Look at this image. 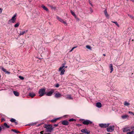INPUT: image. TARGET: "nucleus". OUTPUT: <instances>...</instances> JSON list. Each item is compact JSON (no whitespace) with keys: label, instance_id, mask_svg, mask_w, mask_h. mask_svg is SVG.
I'll return each instance as SVG.
<instances>
[{"label":"nucleus","instance_id":"49530a36","mask_svg":"<svg viewBox=\"0 0 134 134\" xmlns=\"http://www.w3.org/2000/svg\"><path fill=\"white\" fill-rule=\"evenodd\" d=\"M2 8H0V12L1 13H2Z\"/></svg>","mask_w":134,"mask_h":134},{"label":"nucleus","instance_id":"f3484780","mask_svg":"<svg viewBox=\"0 0 134 134\" xmlns=\"http://www.w3.org/2000/svg\"><path fill=\"white\" fill-rule=\"evenodd\" d=\"M29 95L31 97L33 98L35 97L36 95L33 92L32 93H29Z\"/></svg>","mask_w":134,"mask_h":134},{"label":"nucleus","instance_id":"aec40b11","mask_svg":"<svg viewBox=\"0 0 134 134\" xmlns=\"http://www.w3.org/2000/svg\"><path fill=\"white\" fill-rule=\"evenodd\" d=\"M13 93L14 95L16 96H19V93L17 91H14Z\"/></svg>","mask_w":134,"mask_h":134},{"label":"nucleus","instance_id":"5701e85b","mask_svg":"<svg viewBox=\"0 0 134 134\" xmlns=\"http://www.w3.org/2000/svg\"><path fill=\"white\" fill-rule=\"evenodd\" d=\"M124 105L125 106H128L130 105V103L126 101L124 102Z\"/></svg>","mask_w":134,"mask_h":134},{"label":"nucleus","instance_id":"20e7f679","mask_svg":"<svg viewBox=\"0 0 134 134\" xmlns=\"http://www.w3.org/2000/svg\"><path fill=\"white\" fill-rule=\"evenodd\" d=\"M16 14H15L14 16L12 17L11 19L9 20L8 21L9 23H14L15 21L16 18Z\"/></svg>","mask_w":134,"mask_h":134},{"label":"nucleus","instance_id":"423d86ee","mask_svg":"<svg viewBox=\"0 0 134 134\" xmlns=\"http://www.w3.org/2000/svg\"><path fill=\"white\" fill-rule=\"evenodd\" d=\"M114 126H110L107 128V130L108 132H111L114 131Z\"/></svg>","mask_w":134,"mask_h":134},{"label":"nucleus","instance_id":"9d476101","mask_svg":"<svg viewBox=\"0 0 134 134\" xmlns=\"http://www.w3.org/2000/svg\"><path fill=\"white\" fill-rule=\"evenodd\" d=\"M62 95L59 92H58L56 93L54 95V97L55 98H58L61 97Z\"/></svg>","mask_w":134,"mask_h":134},{"label":"nucleus","instance_id":"a18cd8bd","mask_svg":"<svg viewBox=\"0 0 134 134\" xmlns=\"http://www.w3.org/2000/svg\"><path fill=\"white\" fill-rule=\"evenodd\" d=\"M58 125V124H55L54 125V126H55V127H57V126Z\"/></svg>","mask_w":134,"mask_h":134},{"label":"nucleus","instance_id":"4d7b16f0","mask_svg":"<svg viewBox=\"0 0 134 134\" xmlns=\"http://www.w3.org/2000/svg\"><path fill=\"white\" fill-rule=\"evenodd\" d=\"M130 0L132 1V2H134V0Z\"/></svg>","mask_w":134,"mask_h":134},{"label":"nucleus","instance_id":"b1692460","mask_svg":"<svg viewBox=\"0 0 134 134\" xmlns=\"http://www.w3.org/2000/svg\"><path fill=\"white\" fill-rule=\"evenodd\" d=\"M111 22L112 23L115 24V25H116L117 26H118V27H119V25L117 22L111 21Z\"/></svg>","mask_w":134,"mask_h":134},{"label":"nucleus","instance_id":"de8ad7c7","mask_svg":"<svg viewBox=\"0 0 134 134\" xmlns=\"http://www.w3.org/2000/svg\"><path fill=\"white\" fill-rule=\"evenodd\" d=\"M5 121V119H4V118H2V121Z\"/></svg>","mask_w":134,"mask_h":134},{"label":"nucleus","instance_id":"6ab92c4d","mask_svg":"<svg viewBox=\"0 0 134 134\" xmlns=\"http://www.w3.org/2000/svg\"><path fill=\"white\" fill-rule=\"evenodd\" d=\"M28 30H27L26 31H20V33L19 34L20 35H23L25 33L27 32L28 31Z\"/></svg>","mask_w":134,"mask_h":134},{"label":"nucleus","instance_id":"6e6552de","mask_svg":"<svg viewBox=\"0 0 134 134\" xmlns=\"http://www.w3.org/2000/svg\"><path fill=\"white\" fill-rule=\"evenodd\" d=\"M54 90H51L49 92L46 93V95L48 96H51L52 94L54 93Z\"/></svg>","mask_w":134,"mask_h":134},{"label":"nucleus","instance_id":"bb28decb","mask_svg":"<svg viewBox=\"0 0 134 134\" xmlns=\"http://www.w3.org/2000/svg\"><path fill=\"white\" fill-rule=\"evenodd\" d=\"M20 25L19 23H18L14 25V27H18Z\"/></svg>","mask_w":134,"mask_h":134},{"label":"nucleus","instance_id":"09e8293b","mask_svg":"<svg viewBox=\"0 0 134 134\" xmlns=\"http://www.w3.org/2000/svg\"><path fill=\"white\" fill-rule=\"evenodd\" d=\"M131 128L132 129H134V126H132L131 127Z\"/></svg>","mask_w":134,"mask_h":134},{"label":"nucleus","instance_id":"f704fd0d","mask_svg":"<svg viewBox=\"0 0 134 134\" xmlns=\"http://www.w3.org/2000/svg\"><path fill=\"white\" fill-rule=\"evenodd\" d=\"M105 15L106 16V17L108 19H109V15H108V14L107 13L106 14H105Z\"/></svg>","mask_w":134,"mask_h":134},{"label":"nucleus","instance_id":"2eb2a0df","mask_svg":"<svg viewBox=\"0 0 134 134\" xmlns=\"http://www.w3.org/2000/svg\"><path fill=\"white\" fill-rule=\"evenodd\" d=\"M41 7L44 10L48 12H49L48 9L44 5H42Z\"/></svg>","mask_w":134,"mask_h":134},{"label":"nucleus","instance_id":"79ce46f5","mask_svg":"<svg viewBox=\"0 0 134 134\" xmlns=\"http://www.w3.org/2000/svg\"><path fill=\"white\" fill-rule=\"evenodd\" d=\"M75 48V47H73V48H72L70 51V52H72L74 49Z\"/></svg>","mask_w":134,"mask_h":134},{"label":"nucleus","instance_id":"72a5a7b5","mask_svg":"<svg viewBox=\"0 0 134 134\" xmlns=\"http://www.w3.org/2000/svg\"><path fill=\"white\" fill-rule=\"evenodd\" d=\"M36 124V122H34L33 123H31L29 125L30 126H34Z\"/></svg>","mask_w":134,"mask_h":134},{"label":"nucleus","instance_id":"0eeeda50","mask_svg":"<svg viewBox=\"0 0 134 134\" xmlns=\"http://www.w3.org/2000/svg\"><path fill=\"white\" fill-rule=\"evenodd\" d=\"M110 125L109 123L106 124H99V126L102 128H106L108 127Z\"/></svg>","mask_w":134,"mask_h":134},{"label":"nucleus","instance_id":"c85d7f7f","mask_svg":"<svg viewBox=\"0 0 134 134\" xmlns=\"http://www.w3.org/2000/svg\"><path fill=\"white\" fill-rule=\"evenodd\" d=\"M127 134H134V130H132L130 132H127Z\"/></svg>","mask_w":134,"mask_h":134},{"label":"nucleus","instance_id":"1a4fd4ad","mask_svg":"<svg viewBox=\"0 0 134 134\" xmlns=\"http://www.w3.org/2000/svg\"><path fill=\"white\" fill-rule=\"evenodd\" d=\"M130 128L129 127H127L124 128L122 129L123 131L124 132H125L130 130Z\"/></svg>","mask_w":134,"mask_h":134},{"label":"nucleus","instance_id":"37998d69","mask_svg":"<svg viewBox=\"0 0 134 134\" xmlns=\"http://www.w3.org/2000/svg\"><path fill=\"white\" fill-rule=\"evenodd\" d=\"M129 114H133V113L132 112H131V111H129Z\"/></svg>","mask_w":134,"mask_h":134},{"label":"nucleus","instance_id":"0e129e2a","mask_svg":"<svg viewBox=\"0 0 134 134\" xmlns=\"http://www.w3.org/2000/svg\"><path fill=\"white\" fill-rule=\"evenodd\" d=\"M133 115H134V113H133V114H132Z\"/></svg>","mask_w":134,"mask_h":134},{"label":"nucleus","instance_id":"f257e3e1","mask_svg":"<svg viewBox=\"0 0 134 134\" xmlns=\"http://www.w3.org/2000/svg\"><path fill=\"white\" fill-rule=\"evenodd\" d=\"M44 128L47 129V131L49 132H51L53 130V127L52 125H45L44 126Z\"/></svg>","mask_w":134,"mask_h":134},{"label":"nucleus","instance_id":"a211bd4d","mask_svg":"<svg viewBox=\"0 0 134 134\" xmlns=\"http://www.w3.org/2000/svg\"><path fill=\"white\" fill-rule=\"evenodd\" d=\"M96 106L97 107L100 108L101 107L102 104L100 102H98L96 103Z\"/></svg>","mask_w":134,"mask_h":134},{"label":"nucleus","instance_id":"ddd939ff","mask_svg":"<svg viewBox=\"0 0 134 134\" xmlns=\"http://www.w3.org/2000/svg\"><path fill=\"white\" fill-rule=\"evenodd\" d=\"M81 132L85 133L88 134L90 133V132H88L87 130L86 129H84L81 130Z\"/></svg>","mask_w":134,"mask_h":134},{"label":"nucleus","instance_id":"4468645a","mask_svg":"<svg viewBox=\"0 0 134 134\" xmlns=\"http://www.w3.org/2000/svg\"><path fill=\"white\" fill-rule=\"evenodd\" d=\"M66 98L68 99H72L73 98L71 96L70 94H68L66 96Z\"/></svg>","mask_w":134,"mask_h":134},{"label":"nucleus","instance_id":"bf43d9fd","mask_svg":"<svg viewBox=\"0 0 134 134\" xmlns=\"http://www.w3.org/2000/svg\"><path fill=\"white\" fill-rule=\"evenodd\" d=\"M78 125L79 126H81V125L80 124H78Z\"/></svg>","mask_w":134,"mask_h":134},{"label":"nucleus","instance_id":"2f4dec72","mask_svg":"<svg viewBox=\"0 0 134 134\" xmlns=\"http://www.w3.org/2000/svg\"><path fill=\"white\" fill-rule=\"evenodd\" d=\"M16 120L15 119H13V118H12L10 120V121L11 122H14Z\"/></svg>","mask_w":134,"mask_h":134},{"label":"nucleus","instance_id":"a878e982","mask_svg":"<svg viewBox=\"0 0 134 134\" xmlns=\"http://www.w3.org/2000/svg\"><path fill=\"white\" fill-rule=\"evenodd\" d=\"M76 121V120L74 119L73 118H72L71 119H70L69 120V121L70 122H72V121Z\"/></svg>","mask_w":134,"mask_h":134},{"label":"nucleus","instance_id":"9b49d317","mask_svg":"<svg viewBox=\"0 0 134 134\" xmlns=\"http://www.w3.org/2000/svg\"><path fill=\"white\" fill-rule=\"evenodd\" d=\"M62 124L64 125H67L69 124V122L67 120H65L62 121Z\"/></svg>","mask_w":134,"mask_h":134},{"label":"nucleus","instance_id":"e433bc0d","mask_svg":"<svg viewBox=\"0 0 134 134\" xmlns=\"http://www.w3.org/2000/svg\"><path fill=\"white\" fill-rule=\"evenodd\" d=\"M104 14H106L108 13L107 11V9H105L104 10Z\"/></svg>","mask_w":134,"mask_h":134},{"label":"nucleus","instance_id":"ea45409f","mask_svg":"<svg viewBox=\"0 0 134 134\" xmlns=\"http://www.w3.org/2000/svg\"><path fill=\"white\" fill-rule=\"evenodd\" d=\"M59 86V85L58 83H57L55 85V87H58Z\"/></svg>","mask_w":134,"mask_h":134},{"label":"nucleus","instance_id":"603ef678","mask_svg":"<svg viewBox=\"0 0 134 134\" xmlns=\"http://www.w3.org/2000/svg\"><path fill=\"white\" fill-rule=\"evenodd\" d=\"M43 131H41L40 132V133L41 134H43Z\"/></svg>","mask_w":134,"mask_h":134},{"label":"nucleus","instance_id":"052dcab7","mask_svg":"<svg viewBox=\"0 0 134 134\" xmlns=\"http://www.w3.org/2000/svg\"><path fill=\"white\" fill-rule=\"evenodd\" d=\"M65 64H62V65H64Z\"/></svg>","mask_w":134,"mask_h":134},{"label":"nucleus","instance_id":"680f3d73","mask_svg":"<svg viewBox=\"0 0 134 134\" xmlns=\"http://www.w3.org/2000/svg\"><path fill=\"white\" fill-rule=\"evenodd\" d=\"M45 134H50L49 133H46Z\"/></svg>","mask_w":134,"mask_h":134},{"label":"nucleus","instance_id":"39448f33","mask_svg":"<svg viewBox=\"0 0 134 134\" xmlns=\"http://www.w3.org/2000/svg\"><path fill=\"white\" fill-rule=\"evenodd\" d=\"M82 123L85 125H88L89 124H93L92 121L88 120H85L82 122Z\"/></svg>","mask_w":134,"mask_h":134},{"label":"nucleus","instance_id":"7ed1b4c3","mask_svg":"<svg viewBox=\"0 0 134 134\" xmlns=\"http://www.w3.org/2000/svg\"><path fill=\"white\" fill-rule=\"evenodd\" d=\"M38 93L40 96L42 97L46 93V89L43 88L40 89L39 90Z\"/></svg>","mask_w":134,"mask_h":134},{"label":"nucleus","instance_id":"5fc2aeb1","mask_svg":"<svg viewBox=\"0 0 134 134\" xmlns=\"http://www.w3.org/2000/svg\"><path fill=\"white\" fill-rule=\"evenodd\" d=\"M76 19H77V20H79V18H77Z\"/></svg>","mask_w":134,"mask_h":134},{"label":"nucleus","instance_id":"4be33fe9","mask_svg":"<svg viewBox=\"0 0 134 134\" xmlns=\"http://www.w3.org/2000/svg\"><path fill=\"white\" fill-rule=\"evenodd\" d=\"M128 117H129V116L128 115H124L122 116H121L122 118L123 119H125Z\"/></svg>","mask_w":134,"mask_h":134},{"label":"nucleus","instance_id":"58836bf2","mask_svg":"<svg viewBox=\"0 0 134 134\" xmlns=\"http://www.w3.org/2000/svg\"><path fill=\"white\" fill-rule=\"evenodd\" d=\"M88 2H89V4H90L91 6H93V5L92 4V3H91V1H90V0H89Z\"/></svg>","mask_w":134,"mask_h":134},{"label":"nucleus","instance_id":"393cba45","mask_svg":"<svg viewBox=\"0 0 134 134\" xmlns=\"http://www.w3.org/2000/svg\"><path fill=\"white\" fill-rule=\"evenodd\" d=\"M4 125L7 128H10V126L9 125H8L6 123H5L4 124Z\"/></svg>","mask_w":134,"mask_h":134},{"label":"nucleus","instance_id":"c03bdc74","mask_svg":"<svg viewBox=\"0 0 134 134\" xmlns=\"http://www.w3.org/2000/svg\"><path fill=\"white\" fill-rule=\"evenodd\" d=\"M14 122L15 125H17L18 123V122L16 121H15Z\"/></svg>","mask_w":134,"mask_h":134},{"label":"nucleus","instance_id":"cd10ccee","mask_svg":"<svg viewBox=\"0 0 134 134\" xmlns=\"http://www.w3.org/2000/svg\"><path fill=\"white\" fill-rule=\"evenodd\" d=\"M11 130V131H13L15 133H19V131H17V130H16L15 129H12Z\"/></svg>","mask_w":134,"mask_h":134},{"label":"nucleus","instance_id":"3c124183","mask_svg":"<svg viewBox=\"0 0 134 134\" xmlns=\"http://www.w3.org/2000/svg\"><path fill=\"white\" fill-rule=\"evenodd\" d=\"M51 7L52 8V9H53V8H54H54H55V7H53V6H51Z\"/></svg>","mask_w":134,"mask_h":134},{"label":"nucleus","instance_id":"4c0bfd02","mask_svg":"<svg viewBox=\"0 0 134 134\" xmlns=\"http://www.w3.org/2000/svg\"><path fill=\"white\" fill-rule=\"evenodd\" d=\"M19 77L20 79L21 80H23V79H24V77H22L21 76H19Z\"/></svg>","mask_w":134,"mask_h":134},{"label":"nucleus","instance_id":"412c9836","mask_svg":"<svg viewBox=\"0 0 134 134\" xmlns=\"http://www.w3.org/2000/svg\"><path fill=\"white\" fill-rule=\"evenodd\" d=\"M59 119V118H56L55 119L52 120H51V121L53 123L55 122L56 121Z\"/></svg>","mask_w":134,"mask_h":134},{"label":"nucleus","instance_id":"7c9ffc66","mask_svg":"<svg viewBox=\"0 0 134 134\" xmlns=\"http://www.w3.org/2000/svg\"><path fill=\"white\" fill-rule=\"evenodd\" d=\"M86 47L87 49H89L90 50H91V48L90 46L89 45H87Z\"/></svg>","mask_w":134,"mask_h":134},{"label":"nucleus","instance_id":"f03ea898","mask_svg":"<svg viewBox=\"0 0 134 134\" xmlns=\"http://www.w3.org/2000/svg\"><path fill=\"white\" fill-rule=\"evenodd\" d=\"M67 66H65L64 65H63L61 66L59 69L58 71L61 72L60 75H63L64 74L65 70H64L65 68H67Z\"/></svg>","mask_w":134,"mask_h":134},{"label":"nucleus","instance_id":"8fccbe9b","mask_svg":"<svg viewBox=\"0 0 134 134\" xmlns=\"http://www.w3.org/2000/svg\"><path fill=\"white\" fill-rule=\"evenodd\" d=\"M75 18H76V19H77V17L76 16V15H75V16H74Z\"/></svg>","mask_w":134,"mask_h":134},{"label":"nucleus","instance_id":"e2e57ef3","mask_svg":"<svg viewBox=\"0 0 134 134\" xmlns=\"http://www.w3.org/2000/svg\"><path fill=\"white\" fill-rule=\"evenodd\" d=\"M107 134H111L110 133H107Z\"/></svg>","mask_w":134,"mask_h":134},{"label":"nucleus","instance_id":"864d4df0","mask_svg":"<svg viewBox=\"0 0 134 134\" xmlns=\"http://www.w3.org/2000/svg\"><path fill=\"white\" fill-rule=\"evenodd\" d=\"M2 130L1 127L0 126V131Z\"/></svg>","mask_w":134,"mask_h":134},{"label":"nucleus","instance_id":"c756f323","mask_svg":"<svg viewBox=\"0 0 134 134\" xmlns=\"http://www.w3.org/2000/svg\"><path fill=\"white\" fill-rule=\"evenodd\" d=\"M70 13L73 16H75V13L72 10H70Z\"/></svg>","mask_w":134,"mask_h":134},{"label":"nucleus","instance_id":"f8f14e48","mask_svg":"<svg viewBox=\"0 0 134 134\" xmlns=\"http://www.w3.org/2000/svg\"><path fill=\"white\" fill-rule=\"evenodd\" d=\"M57 18L58 19L59 21L63 23L64 24H66V22L64 21L62 19L60 18L58 16H57Z\"/></svg>","mask_w":134,"mask_h":134},{"label":"nucleus","instance_id":"c9c22d12","mask_svg":"<svg viewBox=\"0 0 134 134\" xmlns=\"http://www.w3.org/2000/svg\"><path fill=\"white\" fill-rule=\"evenodd\" d=\"M5 74H9L10 73V72L7 71L6 70H5V71L4 72Z\"/></svg>","mask_w":134,"mask_h":134},{"label":"nucleus","instance_id":"a19ab883","mask_svg":"<svg viewBox=\"0 0 134 134\" xmlns=\"http://www.w3.org/2000/svg\"><path fill=\"white\" fill-rule=\"evenodd\" d=\"M128 16L130 18H133V17L132 15H130L129 14H128Z\"/></svg>","mask_w":134,"mask_h":134},{"label":"nucleus","instance_id":"13d9d810","mask_svg":"<svg viewBox=\"0 0 134 134\" xmlns=\"http://www.w3.org/2000/svg\"><path fill=\"white\" fill-rule=\"evenodd\" d=\"M91 11L92 12H93V10L92 9H91Z\"/></svg>","mask_w":134,"mask_h":134},{"label":"nucleus","instance_id":"dca6fc26","mask_svg":"<svg viewBox=\"0 0 134 134\" xmlns=\"http://www.w3.org/2000/svg\"><path fill=\"white\" fill-rule=\"evenodd\" d=\"M109 66L110 69L111 70L110 73H111L114 70L112 64H110Z\"/></svg>","mask_w":134,"mask_h":134},{"label":"nucleus","instance_id":"473e14b6","mask_svg":"<svg viewBox=\"0 0 134 134\" xmlns=\"http://www.w3.org/2000/svg\"><path fill=\"white\" fill-rule=\"evenodd\" d=\"M0 69L2 70L4 72H5V70H6V69H4V68L2 67H1V68H0Z\"/></svg>","mask_w":134,"mask_h":134},{"label":"nucleus","instance_id":"6e6d98bb","mask_svg":"<svg viewBox=\"0 0 134 134\" xmlns=\"http://www.w3.org/2000/svg\"><path fill=\"white\" fill-rule=\"evenodd\" d=\"M103 55L104 56H105V54H103Z\"/></svg>","mask_w":134,"mask_h":134}]
</instances>
